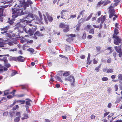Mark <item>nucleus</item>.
I'll use <instances>...</instances> for the list:
<instances>
[{
    "mask_svg": "<svg viewBox=\"0 0 122 122\" xmlns=\"http://www.w3.org/2000/svg\"><path fill=\"white\" fill-rule=\"evenodd\" d=\"M26 7L24 5H18L16 8L12 9L13 12L12 17L13 18H15L18 16L24 14V12H23L24 9L25 10Z\"/></svg>",
    "mask_w": 122,
    "mask_h": 122,
    "instance_id": "obj_1",
    "label": "nucleus"
},
{
    "mask_svg": "<svg viewBox=\"0 0 122 122\" xmlns=\"http://www.w3.org/2000/svg\"><path fill=\"white\" fill-rule=\"evenodd\" d=\"M109 18H111L113 16V20H115L118 17V16L116 15H115V10L114 9H110L109 10Z\"/></svg>",
    "mask_w": 122,
    "mask_h": 122,
    "instance_id": "obj_2",
    "label": "nucleus"
},
{
    "mask_svg": "<svg viewBox=\"0 0 122 122\" xmlns=\"http://www.w3.org/2000/svg\"><path fill=\"white\" fill-rule=\"evenodd\" d=\"M113 38L114 39V43L117 45H119V43H121L122 39L121 38L117 36L113 35Z\"/></svg>",
    "mask_w": 122,
    "mask_h": 122,
    "instance_id": "obj_3",
    "label": "nucleus"
},
{
    "mask_svg": "<svg viewBox=\"0 0 122 122\" xmlns=\"http://www.w3.org/2000/svg\"><path fill=\"white\" fill-rule=\"evenodd\" d=\"M25 0H20V3H22V5L25 7H29V5L33 3L30 0H27L26 2L25 1Z\"/></svg>",
    "mask_w": 122,
    "mask_h": 122,
    "instance_id": "obj_4",
    "label": "nucleus"
},
{
    "mask_svg": "<svg viewBox=\"0 0 122 122\" xmlns=\"http://www.w3.org/2000/svg\"><path fill=\"white\" fill-rule=\"evenodd\" d=\"M5 7L4 6H0V21L2 22L3 21V16H5L3 14V12Z\"/></svg>",
    "mask_w": 122,
    "mask_h": 122,
    "instance_id": "obj_5",
    "label": "nucleus"
},
{
    "mask_svg": "<svg viewBox=\"0 0 122 122\" xmlns=\"http://www.w3.org/2000/svg\"><path fill=\"white\" fill-rule=\"evenodd\" d=\"M6 56H9V54L3 55H0V57H3V58L1 57L0 58V60L1 61H3L4 63L8 62V61L7 60V57Z\"/></svg>",
    "mask_w": 122,
    "mask_h": 122,
    "instance_id": "obj_6",
    "label": "nucleus"
},
{
    "mask_svg": "<svg viewBox=\"0 0 122 122\" xmlns=\"http://www.w3.org/2000/svg\"><path fill=\"white\" fill-rule=\"evenodd\" d=\"M25 20H22L20 21L19 23L17 24L16 26L17 28H18L21 27L22 28L24 27L25 25Z\"/></svg>",
    "mask_w": 122,
    "mask_h": 122,
    "instance_id": "obj_7",
    "label": "nucleus"
},
{
    "mask_svg": "<svg viewBox=\"0 0 122 122\" xmlns=\"http://www.w3.org/2000/svg\"><path fill=\"white\" fill-rule=\"evenodd\" d=\"M10 28V26L7 25L4 27L1 28L0 29L1 30V33L2 34H4L6 33L7 32L8 30Z\"/></svg>",
    "mask_w": 122,
    "mask_h": 122,
    "instance_id": "obj_8",
    "label": "nucleus"
},
{
    "mask_svg": "<svg viewBox=\"0 0 122 122\" xmlns=\"http://www.w3.org/2000/svg\"><path fill=\"white\" fill-rule=\"evenodd\" d=\"M65 81H68L71 82H74L75 81V79L74 76H70L67 78H66L65 79Z\"/></svg>",
    "mask_w": 122,
    "mask_h": 122,
    "instance_id": "obj_9",
    "label": "nucleus"
},
{
    "mask_svg": "<svg viewBox=\"0 0 122 122\" xmlns=\"http://www.w3.org/2000/svg\"><path fill=\"white\" fill-rule=\"evenodd\" d=\"M16 61L23 62L24 61V57L21 56H20L18 57H17Z\"/></svg>",
    "mask_w": 122,
    "mask_h": 122,
    "instance_id": "obj_10",
    "label": "nucleus"
},
{
    "mask_svg": "<svg viewBox=\"0 0 122 122\" xmlns=\"http://www.w3.org/2000/svg\"><path fill=\"white\" fill-rule=\"evenodd\" d=\"M67 12V11L66 10H62L61 13V18L62 19H66L65 18H64V16L65 15V13Z\"/></svg>",
    "mask_w": 122,
    "mask_h": 122,
    "instance_id": "obj_11",
    "label": "nucleus"
},
{
    "mask_svg": "<svg viewBox=\"0 0 122 122\" xmlns=\"http://www.w3.org/2000/svg\"><path fill=\"white\" fill-rule=\"evenodd\" d=\"M13 19L10 20V18L8 17V20L7 22V23H8L10 25H12L14 22V21L15 20V18H13Z\"/></svg>",
    "mask_w": 122,
    "mask_h": 122,
    "instance_id": "obj_12",
    "label": "nucleus"
},
{
    "mask_svg": "<svg viewBox=\"0 0 122 122\" xmlns=\"http://www.w3.org/2000/svg\"><path fill=\"white\" fill-rule=\"evenodd\" d=\"M25 100H26V102L25 106L28 107L30 106L31 105V102H32V101L29 99H26Z\"/></svg>",
    "mask_w": 122,
    "mask_h": 122,
    "instance_id": "obj_13",
    "label": "nucleus"
},
{
    "mask_svg": "<svg viewBox=\"0 0 122 122\" xmlns=\"http://www.w3.org/2000/svg\"><path fill=\"white\" fill-rule=\"evenodd\" d=\"M38 13L39 16L40 18L38 19L37 20L39 21L40 23L41 24H43V23L41 22V21L43 19L41 14L39 11H38Z\"/></svg>",
    "mask_w": 122,
    "mask_h": 122,
    "instance_id": "obj_14",
    "label": "nucleus"
},
{
    "mask_svg": "<svg viewBox=\"0 0 122 122\" xmlns=\"http://www.w3.org/2000/svg\"><path fill=\"white\" fill-rule=\"evenodd\" d=\"M41 35H42L41 33H40L39 31H37L34 34V36L33 38L36 39H37V37L36 36H41Z\"/></svg>",
    "mask_w": 122,
    "mask_h": 122,
    "instance_id": "obj_15",
    "label": "nucleus"
},
{
    "mask_svg": "<svg viewBox=\"0 0 122 122\" xmlns=\"http://www.w3.org/2000/svg\"><path fill=\"white\" fill-rule=\"evenodd\" d=\"M8 59L10 61H16L17 57L9 56Z\"/></svg>",
    "mask_w": 122,
    "mask_h": 122,
    "instance_id": "obj_16",
    "label": "nucleus"
},
{
    "mask_svg": "<svg viewBox=\"0 0 122 122\" xmlns=\"http://www.w3.org/2000/svg\"><path fill=\"white\" fill-rule=\"evenodd\" d=\"M69 25H66L65 26V28L63 30V31L64 32H67L69 31Z\"/></svg>",
    "mask_w": 122,
    "mask_h": 122,
    "instance_id": "obj_17",
    "label": "nucleus"
},
{
    "mask_svg": "<svg viewBox=\"0 0 122 122\" xmlns=\"http://www.w3.org/2000/svg\"><path fill=\"white\" fill-rule=\"evenodd\" d=\"M114 48L116 51L117 52H119V51H120L121 50V48L120 47V46H115Z\"/></svg>",
    "mask_w": 122,
    "mask_h": 122,
    "instance_id": "obj_18",
    "label": "nucleus"
},
{
    "mask_svg": "<svg viewBox=\"0 0 122 122\" xmlns=\"http://www.w3.org/2000/svg\"><path fill=\"white\" fill-rule=\"evenodd\" d=\"M114 2L115 3L114 4L113 6L114 7L116 6L118 4V3L120 2V0H114Z\"/></svg>",
    "mask_w": 122,
    "mask_h": 122,
    "instance_id": "obj_19",
    "label": "nucleus"
},
{
    "mask_svg": "<svg viewBox=\"0 0 122 122\" xmlns=\"http://www.w3.org/2000/svg\"><path fill=\"white\" fill-rule=\"evenodd\" d=\"M34 33V31L33 29L29 28L28 30V33L30 34V35H33Z\"/></svg>",
    "mask_w": 122,
    "mask_h": 122,
    "instance_id": "obj_20",
    "label": "nucleus"
},
{
    "mask_svg": "<svg viewBox=\"0 0 122 122\" xmlns=\"http://www.w3.org/2000/svg\"><path fill=\"white\" fill-rule=\"evenodd\" d=\"M23 30L26 33H28V30H29V28L28 27L26 26H25L22 28Z\"/></svg>",
    "mask_w": 122,
    "mask_h": 122,
    "instance_id": "obj_21",
    "label": "nucleus"
},
{
    "mask_svg": "<svg viewBox=\"0 0 122 122\" xmlns=\"http://www.w3.org/2000/svg\"><path fill=\"white\" fill-rule=\"evenodd\" d=\"M114 30V32L113 35L117 36V35H118L119 33L118 30L116 28H115Z\"/></svg>",
    "mask_w": 122,
    "mask_h": 122,
    "instance_id": "obj_22",
    "label": "nucleus"
},
{
    "mask_svg": "<svg viewBox=\"0 0 122 122\" xmlns=\"http://www.w3.org/2000/svg\"><path fill=\"white\" fill-rule=\"evenodd\" d=\"M66 25H65L64 24L61 23L59 25V27L60 28H64Z\"/></svg>",
    "mask_w": 122,
    "mask_h": 122,
    "instance_id": "obj_23",
    "label": "nucleus"
},
{
    "mask_svg": "<svg viewBox=\"0 0 122 122\" xmlns=\"http://www.w3.org/2000/svg\"><path fill=\"white\" fill-rule=\"evenodd\" d=\"M17 71H16L15 70H12L11 74V76H14L15 74H17Z\"/></svg>",
    "mask_w": 122,
    "mask_h": 122,
    "instance_id": "obj_24",
    "label": "nucleus"
},
{
    "mask_svg": "<svg viewBox=\"0 0 122 122\" xmlns=\"http://www.w3.org/2000/svg\"><path fill=\"white\" fill-rule=\"evenodd\" d=\"M55 78L57 80L59 81L60 82H62L63 81L61 78L58 76H56L55 77Z\"/></svg>",
    "mask_w": 122,
    "mask_h": 122,
    "instance_id": "obj_25",
    "label": "nucleus"
},
{
    "mask_svg": "<svg viewBox=\"0 0 122 122\" xmlns=\"http://www.w3.org/2000/svg\"><path fill=\"white\" fill-rule=\"evenodd\" d=\"M4 65L7 68H9L11 66L10 64L8 63V62L4 63Z\"/></svg>",
    "mask_w": 122,
    "mask_h": 122,
    "instance_id": "obj_26",
    "label": "nucleus"
},
{
    "mask_svg": "<svg viewBox=\"0 0 122 122\" xmlns=\"http://www.w3.org/2000/svg\"><path fill=\"white\" fill-rule=\"evenodd\" d=\"M27 50L30 52V53H32H32L34 52V49L31 48H30Z\"/></svg>",
    "mask_w": 122,
    "mask_h": 122,
    "instance_id": "obj_27",
    "label": "nucleus"
},
{
    "mask_svg": "<svg viewBox=\"0 0 122 122\" xmlns=\"http://www.w3.org/2000/svg\"><path fill=\"white\" fill-rule=\"evenodd\" d=\"M92 13H91L90 15L88 16L87 18L85 20V21H87L89 20L92 17Z\"/></svg>",
    "mask_w": 122,
    "mask_h": 122,
    "instance_id": "obj_28",
    "label": "nucleus"
},
{
    "mask_svg": "<svg viewBox=\"0 0 122 122\" xmlns=\"http://www.w3.org/2000/svg\"><path fill=\"white\" fill-rule=\"evenodd\" d=\"M17 102L21 103V104H24L25 102V100H17L16 101Z\"/></svg>",
    "mask_w": 122,
    "mask_h": 122,
    "instance_id": "obj_29",
    "label": "nucleus"
},
{
    "mask_svg": "<svg viewBox=\"0 0 122 122\" xmlns=\"http://www.w3.org/2000/svg\"><path fill=\"white\" fill-rule=\"evenodd\" d=\"M70 74V72L69 71H66L63 74V76H66Z\"/></svg>",
    "mask_w": 122,
    "mask_h": 122,
    "instance_id": "obj_30",
    "label": "nucleus"
},
{
    "mask_svg": "<svg viewBox=\"0 0 122 122\" xmlns=\"http://www.w3.org/2000/svg\"><path fill=\"white\" fill-rule=\"evenodd\" d=\"M13 43L16 44H17V43L15 42L10 41L8 42L7 44L9 46H12L13 45Z\"/></svg>",
    "mask_w": 122,
    "mask_h": 122,
    "instance_id": "obj_31",
    "label": "nucleus"
},
{
    "mask_svg": "<svg viewBox=\"0 0 122 122\" xmlns=\"http://www.w3.org/2000/svg\"><path fill=\"white\" fill-rule=\"evenodd\" d=\"M24 117L22 118V120H23L25 119H27L28 118V114H24Z\"/></svg>",
    "mask_w": 122,
    "mask_h": 122,
    "instance_id": "obj_32",
    "label": "nucleus"
},
{
    "mask_svg": "<svg viewBox=\"0 0 122 122\" xmlns=\"http://www.w3.org/2000/svg\"><path fill=\"white\" fill-rule=\"evenodd\" d=\"M113 70L112 69H108L107 71V73H113Z\"/></svg>",
    "mask_w": 122,
    "mask_h": 122,
    "instance_id": "obj_33",
    "label": "nucleus"
},
{
    "mask_svg": "<svg viewBox=\"0 0 122 122\" xmlns=\"http://www.w3.org/2000/svg\"><path fill=\"white\" fill-rule=\"evenodd\" d=\"M94 29L93 28H92L89 31V33L90 34H94Z\"/></svg>",
    "mask_w": 122,
    "mask_h": 122,
    "instance_id": "obj_34",
    "label": "nucleus"
},
{
    "mask_svg": "<svg viewBox=\"0 0 122 122\" xmlns=\"http://www.w3.org/2000/svg\"><path fill=\"white\" fill-rule=\"evenodd\" d=\"M106 18L105 15H104L102 17H101V22L102 23H103L106 19Z\"/></svg>",
    "mask_w": 122,
    "mask_h": 122,
    "instance_id": "obj_35",
    "label": "nucleus"
},
{
    "mask_svg": "<svg viewBox=\"0 0 122 122\" xmlns=\"http://www.w3.org/2000/svg\"><path fill=\"white\" fill-rule=\"evenodd\" d=\"M20 117H17L15 118L14 119V121L18 122L20 120Z\"/></svg>",
    "mask_w": 122,
    "mask_h": 122,
    "instance_id": "obj_36",
    "label": "nucleus"
},
{
    "mask_svg": "<svg viewBox=\"0 0 122 122\" xmlns=\"http://www.w3.org/2000/svg\"><path fill=\"white\" fill-rule=\"evenodd\" d=\"M104 3V2L102 0H101L97 4V6H100V5L103 4Z\"/></svg>",
    "mask_w": 122,
    "mask_h": 122,
    "instance_id": "obj_37",
    "label": "nucleus"
},
{
    "mask_svg": "<svg viewBox=\"0 0 122 122\" xmlns=\"http://www.w3.org/2000/svg\"><path fill=\"white\" fill-rule=\"evenodd\" d=\"M47 18L49 21L51 22L53 20L52 18L50 16H47Z\"/></svg>",
    "mask_w": 122,
    "mask_h": 122,
    "instance_id": "obj_38",
    "label": "nucleus"
},
{
    "mask_svg": "<svg viewBox=\"0 0 122 122\" xmlns=\"http://www.w3.org/2000/svg\"><path fill=\"white\" fill-rule=\"evenodd\" d=\"M108 78L106 77H103L102 78V80L103 81H106L108 80Z\"/></svg>",
    "mask_w": 122,
    "mask_h": 122,
    "instance_id": "obj_39",
    "label": "nucleus"
},
{
    "mask_svg": "<svg viewBox=\"0 0 122 122\" xmlns=\"http://www.w3.org/2000/svg\"><path fill=\"white\" fill-rule=\"evenodd\" d=\"M120 25H119V23H116L115 24V28L116 29H119Z\"/></svg>",
    "mask_w": 122,
    "mask_h": 122,
    "instance_id": "obj_40",
    "label": "nucleus"
},
{
    "mask_svg": "<svg viewBox=\"0 0 122 122\" xmlns=\"http://www.w3.org/2000/svg\"><path fill=\"white\" fill-rule=\"evenodd\" d=\"M111 2V1L108 0H107L103 4L104 6H105L108 4L110 3Z\"/></svg>",
    "mask_w": 122,
    "mask_h": 122,
    "instance_id": "obj_41",
    "label": "nucleus"
},
{
    "mask_svg": "<svg viewBox=\"0 0 122 122\" xmlns=\"http://www.w3.org/2000/svg\"><path fill=\"white\" fill-rule=\"evenodd\" d=\"M59 56L60 57L62 58L65 59H66V60H67L68 59V58L67 57H65V56H63V55H59Z\"/></svg>",
    "mask_w": 122,
    "mask_h": 122,
    "instance_id": "obj_42",
    "label": "nucleus"
},
{
    "mask_svg": "<svg viewBox=\"0 0 122 122\" xmlns=\"http://www.w3.org/2000/svg\"><path fill=\"white\" fill-rule=\"evenodd\" d=\"M73 40L71 37H69L66 39V41L68 42H70L72 41Z\"/></svg>",
    "mask_w": 122,
    "mask_h": 122,
    "instance_id": "obj_43",
    "label": "nucleus"
},
{
    "mask_svg": "<svg viewBox=\"0 0 122 122\" xmlns=\"http://www.w3.org/2000/svg\"><path fill=\"white\" fill-rule=\"evenodd\" d=\"M15 96L18 97H24L25 96V95L24 94H21L20 95H16Z\"/></svg>",
    "mask_w": 122,
    "mask_h": 122,
    "instance_id": "obj_44",
    "label": "nucleus"
},
{
    "mask_svg": "<svg viewBox=\"0 0 122 122\" xmlns=\"http://www.w3.org/2000/svg\"><path fill=\"white\" fill-rule=\"evenodd\" d=\"M16 116H18V117H20V112H17L16 114Z\"/></svg>",
    "mask_w": 122,
    "mask_h": 122,
    "instance_id": "obj_45",
    "label": "nucleus"
},
{
    "mask_svg": "<svg viewBox=\"0 0 122 122\" xmlns=\"http://www.w3.org/2000/svg\"><path fill=\"white\" fill-rule=\"evenodd\" d=\"M100 67V66H99L95 68V70L97 72H98L99 71V69Z\"/></svg>",
    "mask_w": 122,
    "mask_h": 122,
    "instance_id": "obj_46",
    "label": "nucleus"
},
{
    "mask_svg": "<svg viewBox=\"0 0 122 122\" xmlns=\"http://www.w3.org/2000/svg\"><path fill=\"white\" fill-rule=\"evenodd\" d=\"M118 78L122 81V74H119L118 75Z\"/></svg>",
    "mask_w": 122,
    "mask_h": 122,
    "instance_id": "obj_47",
    "label": "nucleus"
},
{
    "mask_svg": "<svg viewBox=\"0 0 122 122\" xmlns=\"http://www.w3.org/2000/svg\"><path fill=\"white\" fill-rule=\"evenodd\" d=\"M122 99L121 98H118L116 100V102L117 103H119Z\"/></svg>",
    "mask_w": 122,
    "mask_h": 122,
    "instance_id": "obj_48",
    "label": "nucleus"
},
{
    "mask_svg": "<svg viewBox=\"0 0 122 122\" xmlns=\"http://www.w3.org/2000/svg\"><path fill=\"white\" fill-rule=\"evenodd\" d=\"M15 92L16 90H14L12 91V92H10V93L11 94H12V96H14H14H16L15 95Z\"/></svg>",
    "mask_w": 122,
    "mask_h": 122,
    "instance_id": "obj_49",
    "label": "nucleus"
},
{
    "mask_svg": "<svg viewBox=\"0 0 122 122\" xmlns=\"http://www.w3.org/2000/svg\"><path fill=\"white\" fill-rule=\"evenodd\" d=\"M14 97V96L12 95H8L7 96V98L8 99H10L13 98Z\"/></svg>",
    "mask_w": 122,
    "mask_h": 122,
    "instance_id": "obj_50",
    "label": "nucleus"
},
{
    "mask_svg": "<svg viewBox=\"0 0 122 122\" xmlns=\"http://www.w3.org/2000/svg\"><path fill=\"white\" fill-rule=\"evenodd\" d=\"M107 61L108 63H111L112 61V59L111 58H108Z\"/></svg>",
    "mask_w": 122,
    "mask_h": 122,
    "instance_id": "obj_51",
    "label": "nucleus"
},
{
    "mask_svg": "<svg viewBox=\"0 0 122 122\" xmlns=\"http://www.w3.org/2000/svg\"><path fill=\"white\" fill-rule=\"evenodd\" d=\"M85 10H83L81 11L79 15H82V16H83V15L84 12H85Z\"/></svg>",
    "mask_w": 122,
    "mask_h": 122,
    "instance_id": "obj_52",
    "label": "nucleus"
},
{
    "mask_svg": "<svg viewBox=\"0 0 122 122\" xmlns=\"http://www.w3.org/2000/svg\"><path fill=\"white\" fill-rule=\"evenodd\" d=\"M115 89V91H117L118 90V86L116 84L114 86Z\"/></svg>",
    "mask_w": 122,
    "mask_h": 122,
    "instance_id": "obj_53",
    "label": "nucleus"
},
{
    "mask_svg": "<svg viewBox=\"0 0 122 122\" xmlns=\"http://www.w3.org/2000/svg\"><path fill=\"white\" fill-rule=\"evenodd\" d=\"M82 38L83 39H84L86 38V35L85 33H83V35L82 37Z\"/></svg>",
    "mask_w": 122,
    "mask_h": 122,
    "instance_id": "obj_54",
    "label": "nucleus"
},
{
    "mask_svg": "<svg viewBox=\"0 0 122 122\" xmlns=\"http://www.w3.org/2000/svg\"><path fill=\"white\" fill-rule=\"evenodd\" d=\"M70 18H68L67 19L68 20L71 18H75L76 17V15H71L70 16Z\"/></svg>",
    "mask_w": 122,
    "mask_h": 122,
    "instance_id": "obj_55",
    "label": "nucleus"
},
{
    "mask_svg": "<svg viewBox=\"0 0 122 122\" xmlns=\"http://www.w3.org/2000/svg\"><path fill=\"white\" fill-rule=\"evenodd\" d=\"M45 21L46 23H47V19L46 17V16L45 15H43Z\"/></svg>",
    "mask_w": 122,
    "mask_h": 122,
    "instance_id": "obj_56",
    "label": "nucleus"
},
{
    "mask_svg": "<svg viewBox=\"0 0 122 122\" xmlns=\"http://www.w3.org/2000/svg\"><path fill=\"white\" fill-rule=\"evenodd\" d=\"M119 53V56L121 57L122 56V51H119V52H118Z\"/></svg>",
    "mask_w": 122,
    "mask_h": 122,
    "instance_id": "obj_57",
    "label": "nucleus"
},
{
    "mask_svg": "<svg viewBox=\"0 0 122 122\" xmlns=\"http://www.w3.org/2000/svg\"><path fill=\"white\" fill-rule=\"evenodd\" d=\"M21 88L22 89H26V87L25 85H21Z\"/></svg>",
    "mask_w": 122,
    "mask_h": 122,
    "instance_id": "obj_58",
    "label": "nucleus"
},
{
    "mask_svg": "<svg viewBox=\"0 0 122 122\" xmlns=\"http://www.w3.org/2000/svg\"><path fill=\"white\" fill-rule=\"evenodd\" d=\"M110 113L109 112H106L104 114V117H105L106 116H107V115H108L109 113Z\"/></svg>",
    "mask_w": 122,
    "mask_h": 122,
    "instance_id": "obj_59",
    "label": "nucleus"
},
{
    "mask_svg": "<svg viewBox=\"0 0 122 122\" xmlns=\"http://www.w3.org/2000/svg\"><path fill=\"white\" fill-rule=\"evenodd\" d=\"M97 50L98 51H99L101 49V47L99 46H97L96 48Z\"/></svg>",
    "mask_w": 122,
    "mask_h": 122,
    "instance_id": "obj_60",
    "label": "nucleus"
},
{
    "mask_svg": "<svg viewBox=\"0 0 122 122\" xmlns=\"http://www.w3.org/2000/svg\"><path fill=\"white\" fill-rule=\"evenodd\" d=\"M107 49L110 50V53H111L112 52V47H108V48Z\"/></svg>",
    "mask_w": 122,
    "mask_h": 122,
    "instance_id": "obj_61",
    "label": "nucleus"
},
{
    "mask_svg": "<svg viewBox=\"0 0 122 122\" xmlns=\"http://www.w3.org/2000/svg\"><path fill=\"white\" fill-rule=\"evenodd\" d=\"M9 94L8 92L7 91H5L4 92V95H7Z\"/></svg>",
    "mask_w": 122,
    "mask_h": 122,
    "instance_id": "obj_62",
    "label": "nucleus"
},
{
    "mask_svg": "<svg viewBox=\"0 0 122 122\" xmlns=\"http://www.w3.org/2000/svg\"><path fill=\"white\" fill-rule=\"evenodd\" d=\"M97 22L98 23H100L101 21V17H100L97 20Z\"/></svg>",
    "mask_w": 122,
    "mask_h": 122,
    "instance_id": "obj_63",
    "label": "nucleus"
},
{
    "mask_svg": "<svg viewBox=\"0 0 122 122\" xmlns=\"http://www.w3.org/2000/svg\"><path fill=\"white\" fill-rule=\"evenodd\" d=\"M95 116L94 115H92L90 117L91 119H94L95 118Z\"/></svg>",
    "mask_w": 122,
    "mask_h": 122,
    "instance_id": "obj_64",
    "label": "nucleus"
}]
</instances>
